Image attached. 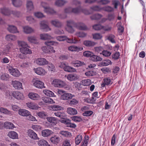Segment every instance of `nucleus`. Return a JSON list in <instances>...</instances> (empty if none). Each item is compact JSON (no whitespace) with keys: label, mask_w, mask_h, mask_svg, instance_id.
Here are the masks:
<instances>
[{"label":"nucleus","mask_w":146,"mask_h":146,"mask_svg":"<svg viewBox=\"0 0 146 146\" xmlns=\"http://www.w3.org/2000/svg\"><path fill=\"white\" fill-rule=\"evenodd\" d=\"M67 27L66 28V30L69 33H73L74 30L73 27H76L80 30H85L87 29V28L84 24L81 23H75L72 20L67 21Z\"/></svg>","instance_id":"nucleus-1"},{"label":"nucleus","mask_w":146,"mask_h":146,"mask_svg":"<svg viewBox=\"0 0 146 146\" xmlns=\"http://www.w3.org/2000/svg\"><path fill=\"white\" fill-rule=\"evenodd\" d=\"M54 43L53 41H46L45 42V44L46 45V46H43L42 48V50L44 52L49 53L51 52H55V50H53V47L50 46V45H53Z\"/></svg>","instance_id":"nucleus-2"},{"label":"nucleus","mask_w":146,"mask_h":146,"mask_svg":"<svg viewBox=\"0 0 146 146\" xmlns=\"http://www.w3.org/2000/svg\"><path fill=\"white\" fill-rule=\"evenodd\" d=\"M1 12L3 15H5L8 16L12 14L14 16L19 17L21 15V13L17 11H11L9 9L5 8L1 9Z\"/></svg>","instance_id":"nucleus-3"},{"label":"nucleus","mask_w":146,"mask_h":146,"mask_svg":"<svg viewBox=\"0 0 146 146\" xmlns=\"http://www.w3.org/2000/svg\"><path fill=\"white\" fill-rule=\"evenodd\" d=\"M81 6L72 9L71 7H68L65 9L64 11L66 13H73L75 14H78L81 12Z\"/></svg>","instance_id":"nucleus-4"},{"label":"nucleus","mask_w":146,"mask_h":146,"mask_svg":"<svg viewBox=\"0 0 146 146\" xmlns=\"http://www.w3.org/2000/svg\"><path fill=\"white\" fill-rule=\"evenodd\" d=\"M33 82V85L36 88L42 89L45 88L44 83L41 81L34 79Z\"/></svg>","instance_id":"nucleus-5"},{"label":"nucleus","mask_w":146,"mask_h":146,"mask_svg":"<svg viewBox=\"0 0 146 146\" xmlns=\"http://www.w3.org/2000/svg\"><path fill=\"white\" fill-rule=\"evenodd\" d=\"M41 5L44 8V11L48 14H53L56 13L53 9L50 8L49 7H48L47 6V4L46 3L42 2L41 3Z\"/></svg>","instance_id":"nucleus-6"},{"label":"nucleus","mask_w":146,"mask_h":146,"mask_svg":"<svg viewBox=\"0 0 146 146\" xmlns=\"http://www.w3.org/2000/svg\"><path fill=\"white\" fill-rule=\"evenodd\" d=\"M8 71L10 74L15 77H19L21 75V73L17 68H14L11 67L9 68Z\"/></svg>","instance_id":"nucleus-7"},{"label":"nucleus","mask_w":146,"mask_h":146,"mask_svg":"<svg viewBox=\"0 0 146 146\" xmlns=\"http://www.w3.org/2000/svg\"><path fill=\"white\" fill-rule=\"evenodd\" d=\"M52 83L54 86L57 87H62L65 85V84L64 82L61 80L57 79L54 80Z\"/></svg>","instance_id":"nucleus-8"},{"label":"nucleus","mask_w":146,"mask_h":146,"mask_svg":"<svg viewBox=\"0 0 146 146\" xmlns=\"http://www.w3.org/2000/svg\"><path fill=\"white\" fill-rule=\"evenodd\" d=\"M13 97L18 100H23L24 98L23 94L18 91H13Z\"/></svg>","instance_id":"nucleus-9"},{"label":"nucleus","mask_w":146,"mask_h":146,"mask_svg":"<svg viewBox=\"0 0 146 146\" xmlns=\"http://www.w3.org/2000/svg\"><path fill=\"white\" fill-rule=\"evenodd\" d=\"M74 95L70 93H64L63 94L61 95L60 98L61 99L66 100L71 99Z\"/></svg>","instance_id":"nucleus-10"},{"label":"nucleus","mask_w":146,"mask_h":146,"mask_svg":"<svg viewBox=\"0 0 146 146\" xmlns=\"http://www.w3.org/2000/svg\"><path fill=\"white\" fill-rule=\"evenodd\" d=\"M13 47V45L11 43H9L6 45L3 48V53L5 54H9L11 49Z\"/></svg>","instance_id":"nucleus-11"},{"label":"nucleus","mask_w":146,"mask_h":146,"mask_svg":"<svg viewBox=\"0 0 146 146\" xmlns=\"http://www.w3.org/2000/svg\"><path fill=\"white\" fill-rule=\"evenodd\" d=\"M12 85L16 89H22V84L21 82L18 81H12Z\"/></svg>","instance_id":"nucleus-12"},{"label":"nucleus","mask_w":146,"mask_h":146,"mask_svg":"<svg viewBox=\"0 0 146 146\" xmlns=\"http://www.w3.org/2000/svg\"><path fill=\"white\" fill-rule=\"evenodd\" d=\"M36 63L40 66L45 65L48 64V61L44 58H38L36 60Z\"/></svg>","instance_id":"nucleus-13"},{"label":"nucleus","mask_w":146,"mask_h":146,"mask_svg":"<svg viewBox=\"0 0 146 146\" xmlns=\"http://www.w3.org/2000/svg\"><path fill=\"white\" fill-rule=\"evenodd\" d=\"M27 133L28 136L31 139L35 140H36L38 139L37 135L33 130H29Z\"/></svg>","instance_id":"nucleus-14"},{"label":"nucleus","mask_w":146,"mask_h":146,"mask_svg":"<svg viewBox=\"0 0 146 146\" xmlns=\"http://www.w3.org/2000/svg\"><path fill=\"white\" fill-rule=\"evenodd\" d=\"M26 104L28 108L32 110H37L39 108L38 106L33 102H28Z\"/></svg>","instance_id":"nucleus-15"},{"label":"nucleus","mask_w":146,"mask_h":146,"mask_svg":"<svg viewBox=\"0 0 146 146\" xmlns=\"http://www.w3.org/2000/svg\"><path fill=\"white\" fill-rule=\"evenodd\" d=\"M34 70L35 73L39 75H45L46 73L45 70L41 67L35 68Z\"/></svg>","instance_id":"nucleus-16"},{"label":"nucleus","mask_w":146,"mask_h":146,"mask_svg":"<svg viewBox=\"0 0 146 146\" xmlns=\"http://www.w3.org/2000/svg\"><path fill=\"white\" fill-rule=\"evenodd\" d=\"M29 98L33 100H39L40 98V96L38 94L33 92H30L28 94Z\"/></svg>","instance_id":"nucleus-17"},{"label":"nucleus","mask_w":146,"mask_h":146,"mask_svg":"<svg viewBox=\"0 0 146 146\" xmlns=\"http://www.w3.org/2000/svg\"><path fill=\"white\" fill-rule=\"evenodd\" d=\"M112 84V82L111 79L109 78H107L104 79L103 83L101 84V86L102 87H104L106 85H110Z\"/></svg>","instance_id":"nucleus-18"},{"label":"nucleus","mask_w":146,"mask_h":146,"mask_svg":"<svg viewBox=\"0 0 146 146\" xmlns=\"http://www.w3.org/2000/svg\"><path fill=\"white\" fill-rule=\"evenodd\" d=\"M68 50L71 51H75L78 52L82 50L83 48L82 47L77 46H72L68 47Z\"/></svg>","instance_id":"nucleus-19"},{"label":"nucleus","mask_w":146,"mask_h":146,"mask_svg":"<svg viewBox=\"0 0 146 146\" xmlns=\"http://www.w3.org/2000/svg\"><path fill=\"white\" fill-rule=\"evenodd\" d=\"M71 64L74 66L77 67L85 65L84 62L77 60L73 61L71 62Z\"/></svg>","instance_id":"nucleus-20"},{"label":"nucleus","mask_w":146,"mask_h":146,"mask_svg":"<svg viewBox=\"0 0 146 146\" xmlns=\"http://www.w3.org/2000/svg\"><path fill=\"white\" fill-rule=\"evenodd\" d=\"M30 113V112L25 109H21L19 110V114L22 116H27Z\"/></svg>","instance_id":"nucleus-21"},{"label":"nucleus","mask_w":146,"mask_h":146,"mask_svg":"<svg viewBox=\"0 0 146 146\" xmlns=\"http://www.w3.org/2000/svg\"><path fill=\"white\" fill-rule=\"evenodd\" d=\"M47 23V22L46 21H44L41 22L40 27L42 29H44L46 31H47L50 30L48 26L46 24Z\"/></svg>","instance_id":"nucleus-22"},{"label":"nucleus","mask_w":146,"mask_h":146,"mask_svg":"<svg viewBox=\"0 0 146 146\" xmlns=\"http://www.w3.org/2000/svg\"><path fill=\"white\" fill-rule=\"evenodd\" d=\"M20 50L22 53L25 54H31L32 53L31 50L28 48L27 47L20 48Z\"/></svg>","instance_id":"nucleus-23"},{"label":"nucleus","mask_w":146,"mask_h":146,"mask_svg":"<svg viewBox=\"0 0 146 146\" xmlns=\"http://www.w3.org/2000/svg\"><path fill=\"white\" fill-rule=\"evenodd\" d=\"M8 135L13 139H18V134L15 131H12L9 132Z\"/></svg>","instance_id":"nucleus-24"},{"label":"nucleus","mask_w":146,"mask_h":146,"mask_svg":"<svg viewBox=\"0 0 146 146\" xmlns=\"http://www.w3.org/2000/svg\"><path fill=\"white\" fill-rule=\"evenodd\" d=\"M60 140V137L57 135H54L50 138V141L53 143L57 144L58 143Z\"/></svg>","instance_id":"nucleus-25"},{"label":"nucleus","mask_w":146,"mask_h":146,"mask_svg":"<svg viewBox=\"0 0 146 146\" xmlns=\"http://www.w3.org/2000/svg\"><path fill=\"white\" fill-rule=\"evenodd\" d=\"M83 43L86 46L88 47L94 46L96 44V43L94 42L89 40L84 41Z\"/></svg>","instance_id":"nucleus-26"},{"label":"nucleus","mask_w":146,"mask_h":146,"mask_svg":"<svg viewBox=\"0 0 146 146\" xmlns=\"http://www.w3.org/2000/svg\"><path fill=\"white\" fill-rule=\"evenodd\" d=\"M79 77L76 74H68L67 77V79L71 81H73L78 79Z\"/></svg>","instance_id":"nucleus-27"},{"label":"nucleus","mask_w":146,"mask_h":146,"mask_svg":"<svg viewBox=\"0 0 146 146\" xmlns=\"http://www.w3.org/2000/svg\"><path fill=\"white\" fill-rule=\"evenodd\" d=\"M67 112L69 114L73 115L77 113V110L75 108H68L67 110Z\"/></svg>","instance_id":"nucleus-28"},{"label":"nucleus","mask_w":146,"mask_h":146,"mask_svg":"<svg viewBox=\"0 0 146 146\" xmlns=\"http://www.w3.org/2000/svg\"><path fill=\"white\" fill-rule=\"evenodd\" d=\"M90 60L94 62H98L101 61L102 58L97 55H94L93 53V55L90 57Z\"/></svg>","instance_id":"nucleus-29"},{"label":"nucleus","mask_w":146,"mask_h":146,"mask_svg":"<svg viewBox=\"0 0 146 146\" xmlns=\"http://www.w3.org/2000/svg\"><path fill=\"white\" fill-rule=\"evenodd\" d=\"M0 112L5 115H12V112L3 107L0 108Z\"/></svg>","instance_id":"nucleus-30"},{"label":"nucleus","mask_w":146,"mask_h":146,"mask_svg":"<svg viewBox=\"0 0 146 146\" xmlns=\"http://www.w3.org/2000/svg\"><path fill=\"white\" fill-rule=\"evenodd\" d=\"M52 133V131L48 129H45L42 131V135L44 137H48Z\"/></svg>","instance_id":"nucleus-31"},{"label":"nucleus","mask_w":146,"mask_h":146,"mask_svg":"<svg viewBox=\"0 0 146 146\" xmlns=\"http://www.w3.org/2000/svg\"><path fill=\"white\" fill-rule=\"evenodd\" d=\"M27 8L28 11L33 10L34 9V7L33 2L31 1H27Z\"/></svg>","instance_id":"nucleus-32"},{"label":"nucleus","mask_w":146,"mask_h":146,"mask_svg":"<svg viewBox=\"0 0 146 146\" xmlns=\"http://www.w3.org/2000/svg\"><path fill=\"white\" fill-rule=\"evenodd\" d=\"M4 127L6 129H13L15 126L13 123L9 122H6L4 123Z\"/></svg>","instance_id":"nucleus-33"},{"label":"nucleus","mask_w":146,"mask_h":146,"mask_svg":"<svg viewBox=\"0 0 146 146\" xmlns=\"http://www.w3.org/2000/svg\"><path fill=\"white\" fill-rule=\"evenodd\" d=\"M43 100L45 103L52 104L55 103V102L51 98L48 97H45L43 98Z\"/></svg>","instance_id":"nucleus-34"},{"label":"nucleus","mask_w":146,"mask_h":146,"mask_svg":"<svg viewBox=\"0 0 146 146\" xmlns=\"http://www.w3.org/2000/svg\"><path fill=\"white\" fill-rule=\"evenodd\" d=\"M7 29L11 33H15L19 32L17 28L14 26L9 25Z\"/></svg>","instance_id":"nucleus-35"},{"label":"nucleus","mask_w":146,"mask_h":146,"mask_svg":"<svg viewBox=\"0 0 146 146\" xmlns=\"http://www.w3.org/2000/svg\"><path fill=\"white\" fill-rule=\"evenodd\" d=\"M40 39L42 40L50 39L52 38V36L47 34H42L40 35Z\"/></svg>","instance_id":"nucleus-36"},{"label":"nucleus","mask_w":146,"mask_h":146,"mask_svg":"<svg viewBox=\"0 0 146 146\" xmlns=\"http://www.w3.org/2000/svg\"><path fill=\"white\" fill-rule=\"evenodd\" d=\"M102 10L107 12H111L114 11V9L110 6H107L102 7Z\"/></svg>","instance_id":"nucleus-37"},{"label":"nucleus","mask_w":146,"mask_h":146,"mask_svg":"<svg viewBox=\"0 0 146 146\" xmlns=\"http://www.w3.org/2000/svg\"><path fill=\"white\" fill-rule=\"evenodd\" d=\"M43 93L46 96L50 97L55 96L54 95V94L51 91L47 89L44 90H43Z\"/></svg>","instance_id":"nucleus-38"},{"label":"nucleus","mask_w":146,"mask_h":146,"mask_svg":"<svg viewBox=\"0 0 146 146\" xmlns=\"http://www.w3.org/2000/svg\"><path fill=\"white\" fill-rule=\"evenodd\" d=\"M24 32L26 34H29L33 31V29L31 27L26 26L23 27Z\"/></svg>","instance_id":"nucleus-39"},{"label":"nucleus","mask_w":146,"mask_h":146,"mask_svg":"<svg viewBox=\"0 0 146 146\" xmlns=\"http://www.w3.org/2000/svg\"><path fill=\"white\" fill-rule=\"evenodd\" d=\"M5 38L8 41H13L16 40V37L13 35H9L6 36Z\"/></svg>","instance_id":"nucleus-40"},{"label":"nucleus","mask_w":146,"mask_h":146,"mask_svg":"<svg viewBox=\"0 0 146 146\" xmlns=\"http://www.w3.org/2000/svg\"><path fill=\"white\" fill-rule=\"evenodd\" d=\"M38 144L39 146H48V143L43 139L40 140L38 142Z\"/></svg>","instance_id":"nucleus-41"},{"label":"nucleus","mask_w":146,"mask_h":146,"mask_svg":"<svg viewBox=\"0 0 146 146\" xmlns=\"http://www.w3.org/2000/svg\"><path fill=\"white\" fill-rule=\"evenodd\" d=\"M50 109L54 111L61 110L63 109V108L59 105H53L50 107Z\"/></svg>","instance_id":"nucleus-42"},{"label":"nucleus","mask_w":146,"mask_h":146,"mask_svg":"<svg viewBox=\"0 0 146 146\" xmlns=\"http://www.w3.org/2000/svg\"><path fill=\"white\" fill-rule=\"evenodd\" d=\"M64 70L65 71L69 72H74L76 71L75 69L67 65L64 68Z\"/></svg>","instance_id":"nucleus-43"},{"label":"nucleus","mask_w":146,"mask_h":146,"mask_svg":"<svg viewBox=\"0 0 146 146\" xmlns=\"http://www.w3.org/2000/svg\"><path fill=\"white\" fill-rule=\"evenodd\" d=\"M12 3L14 6L19 7L22 5V2L20 0H12Z\"/></svg>","instance_id":"nucleus-44"},{"label":"nucleus","mask_w":146,"mask_h":146,"mask_svg":"<svg viewBox=\"0 0 146 146\" xmlns=\"http://www.w3.org/2000/svg\"><path fill=\"white\" fill-rule=\"evenodd\" d=\"M47 119L48 121L51 123V125H54L56 123V118L54 117H48Z\"/></svg>","instance_id":"nucleus-45"},{"label":"nucleus","mask_w":146,"mask_h":146,"mask_svg":"<svg viewBox=\"0 0 146 146\" xmlns=\"http://www.w3.org/2000/svg\"><path fill=\"white\" fill-rule=\"evenodd\" d=\"M69 105L70 106L76 105L78 103V101L76 99L73 98L68 102Z\"/></svg>","instance_id":"nucleus-46"},{"label":"nucleus","mask_w":146,"mask_h":146,"mask_svg":"<svg viewBox=\"0 0 146 146\" xmlns=\"http://www.w3.org/2000/svg\"><path fill=\"white\" fill-rule=\"evenodd\" d=\"M82 84L85 86H88L92 84L91 80L90 79L84 80L82 81Z\"/></svg>","instance_id":"nucleus-47"},{"label":"nucleus","mask_w":146,"mask_h":146,"mask_svg":"<svg viewBox=\"0 0 146 146\" xmlns=\"http://www.w3.org/2000/svg\"><path fill=\"white\" fill-rule=\"evenodd\" d=\"M111 63V61L109 59L103 60L101 62V64L102 66H107Z\"/></svg>","instance_id":"nucleus-48"},{"label":"nucleus","mask_w":146,"mask_h":146,"mask_svg":"<svg viewBox=\"0 0 146 146\" xmlns=\"http://www.w3.org/2000/svg\"><path fill=\"white\" fill-rule=\"evenodd\" d=\"M66 2L64 0H58L55 2L56 5L58 6H61L64 5Z\"/></svg>","instance_id":"nucleus-49"},{"label":"nucleus","mask_w":146,"mask_h":146,"mask_svg":"<svg viewBox=\"0 0 146 146\" xmlns=\"http://www.w3.org/2000/svg\"><path fill=\"white\" fill-rule=\"evenodd\" d=\"M65 40H66V42L68 43H76L78 42V40L75 38L74 39H71L66 37V38Z\"/></svg>","instance_id":"nucleus-50"},{"label":"nucleus","mask_w":146,"mask_h":146,"mask_svg":"<svg viewBox=\"0 0 146 146\" xmlns=\"http://www.w3.org/2000/svg\"><path fill=\"white\" fill-rule=\"evenodd\" d=\"M102 17L101 14H95L90 17L92 20H98L100 19Z\"/></svg>","instance_id":"nucleus-51"},{"label":"nucleus","mask_w":146,"mask_h":146,"mask_svg":"<svg viewBox=\"0 0 146 146\" xmlns=\"http://www.w3.org/2000/svg\"><path fill=\"white\" fill-rule=\"evenodd\" d=\"M110 0H97V3L101 4L102 5H106L110 3Z\"/></svg>","instance_id":"nucleus-52"},{"label":"nucleus","mask_w":146,"mask_h":146,"mask_svg":"<svg viewBox=\"0 0 146 146\" xmlns=\"http://www.w3.org/2000/svg\"><path fill=\"white\" fill-rule=\"evenodd\" d=\"M5 95L6 97L9 99H11L13 96V91H7L5 93Z\"/></svg>","instance_id":"nucleus-53"},{"label":"nucleus","mask_w":146,"mask_h":146,"mask_svg":"<svg viewBox=\"0 0 146 146\" xmlns=\"http://www.w3.org/2000/svg\"><path fill=\"white\" fill-rule=\"evenodd\" d=\"M18 43L19 46L21 47V48L26 47L28 46L27 44L24 41H18Z\"/></svg>","instance_id":"nucleus-54"},{"label":"nucleus","mask_w":146,"mask_h":146,"mask_svg":"<svg viewBox=\"0 0 146 146\" xmlns=\"http://www.w3.org/2000/svg\"><path fill=\"white\" fill-rule=\"evenodd\" d=\"M82 139V135H78L75 138V143L77 145H79L81 142Z\"/></svg>","instance_id":"nucleus-55"},{"label":"nucleus","mask_w":146,"mask_h":146,"mask_svg":"<svg viewBox=\"0 0 146 146\" xmlns=\"http://www.w3.org/2000/svg\"><path fill=\"white\" fill-rule=\"evenodd\" d=\"M54 114L56 116L61 118H62L65 116V114L64 113L55 112Z\"/></svg>","instance_id":"nucleus-56"},{"label":"nucleus","mask_w":146,"mask_h":146,"mask_svg":"<svg viewBox=\"0 0 146 146\" xmlns=\"http://www.w3.org/2000/svg\"><path fill=\"white\" fill-rule=\"evenodd\" d=\"M96 74V72L92 70L88 71L85 73V75L87 76H93L95 75Z\"/></svg>","instance_id":"nucleus-57"},{"label":"nucleus","mask_w":146,"mask_h":146,"mask_svg":"<svg viewBox=\"0 0 146 146\" xmlns=\"http://www.w3.org/2000/svg\"><path fill=\"white\" fill-rule=\"evenodd\" d=\"M93 53L92 52L89 51H85L83 52V55L85 56L90 57L93 55Z\"/></svg>","instance_id":"nucleus-58"},{"label":"nucleus","mask_w":146,"mask_h":146,"mask_svg":"<svg viewBox=\"0 0 146 146\" xmlns=\"http://www.w3.org/2000/svg\"><path fill=\"white\" fill-rule=\"evenodd\" d=\"M90 9L94 11H100L102 10V7L97 5L91 7H90Z\"/></svg>","instance_id":"nucleus-59"},{"label":"nucleus","mask_w":146,"mask_h":146,"mask_svg":"<svg viewBox=\"0 0 146 146\" xmlns=\"http://www.w3.org/2000/svg\"><path fill=\"white\" fill-rule=\"evenodd\" d=\"M51 24L56 27H60L61 24L60 22L56 21H52L51 22Z\"/></svg>","instance_id":"nucleus-60"},{"label":"nucleus","mask_w":146,"mask_h":146,"mask_svg":"<svg viewBox=\"0 0 146 146\" xmlns=\"http://www.w3.org/2000/svg\"><path fill=\"white\" fill-rule=\"evenodd\" d=\"M93 38L95 39H100L102 38V35L100 33H96L92 34Z\"/></svg>","instance_id":"nucleus-61"},{"label":"nucleus","mask_w":146,"mask_h":146,"mask_svg":"<svg viewBox=\"0 0 146 146\" xmlns=\"http://www.w3.org/2000/svg\"><path fill=\"white\" fill-rule=\"evenodd\" d=\"M95 50L96 52L98 53H100L101 54H102V51L104 50L103 47L101 46L96 47L95 48Z\"/></svg>","instance_id":"nucleus-62"},{"label":"nucleus","mask_w":146,"mask_h":146,"mask_svg":"<svg viewBox=\"0 0 146 146\" xmlns=\"http://www.w3.org/2000/svg\"><path fill=\"white\" fill-rule=\"evenodd\" d=\"M9 77V74H5L1 75V79L7 81L8 80Z\"/></svg>","instance_id":"nucleus-63"},{"label":"nucleus","mask_w":146,"mask_h":146,"mask_svg":"<svg viewBox=\"0 0 146 146\" xmlns=\"http://www.w3.org/2000/svg\"><path fill=\"white\" fill-rule=\"evenodd\" d=\"M70 140L67 139H65L62 143V146H70Z\"/></svg>","instance_id":"nucleus-64"}]
</instances>
